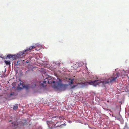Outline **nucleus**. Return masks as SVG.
Returning <instances> with one entry per match:
<instances>
[{
  "label": "nucleus",
  "instance_id": "obj_1",
  "mask_svg": "<svg viewBox=\"0 0 129 129\" xmlns=\"http://www.w3.org/2000/svg\"><path fill=\"white\" fill-rule=\"evenodd\" d=\"M120 74L119 72L114 73L112 76L111 78L109 79L108 80L103 81L102 83L103 84H108L109 83H112L115 81L117 78L118 77Z\"/></svg>",
  "mask_w": 129,
  "mask_h": 129
},
{
  "label": "nucleus",
  "instance_id": "obj_2",
  "mask_svg": "<svg viewBox=\"0 0 129 129\" xmlns=\"http://www.w3.org/2000/svg\"><path fill=\"white\" fill-rule=\"evenodd\" d=\"M102 81L100 80H95L89 82H82L81 84L83 86H86L88 84L93 85L94 86H96L97 85H99L100 83H101Z\"/></svg>",
  "mask_w": 129,
  "mask_h": 129
},
{
  "label": "nucleus",
  "instance_id": "obj_3",
  "mask_svg": "<svg viewBox=\"0 0 129 129\" xmlns=\"http://www.w3.org/2000/svg\"><path fill=\"white\" fill-rule=\"evenodd\" d=\"M64 85L62 83V81L60 79L57 78L56 83L53 85V87L58 89H60L64 86Z\"/></svg>",
  "mask_w": 129,
  "mask_h": 129
},
{
  "label": "nucleus",
  "instance_id": "obj_4",
  "mask_svg": "<svg viewBox=\"0 0 129 129\" xmlns=\"http://www.w3.org/2000/svg\"><path fill=\"white\" fill-rule=\"evenodd\" d=\"M37 83H38V82H34V83H32L31 84L30 86L29 85H24L23 88H25L26 89H28L30 87L32 88H34L36 86Z\"/></svg>",
  "mask_w": 129,
  "mask_h": 129
},
{
  "label": "nucleus",
  "instance_id": "obj_5",
  "mask_svg": "<svg viewBox=\"0 0 129 129\" xmlns=\"http://www.w3.org/2000/svg\"><path fill=\"white\" fill-rule=\"evenodd\" d=\"M27 54V52H25V50L24 51H22L19 52L17 54V57L18 58H21L24 56V55Z\"/></svg>",
  "mask_w": 129,
  "mask_h": 129
},
{
  "label": "nucleus",
  "instance_id": "obj_6",
  "mask_svg": "<svg viewBox=\"0 0 129 129\" xmlns=\"http://www.w3.org/2000/svg\"><path fill=\"white\" fill-rule=\"evenodd\" d=\"M35 47V46H30L29 48H28L26 49L25 50V52H27V53L30 52V51L31 50H32L33 48Z\"/></svg>",
  "mask_w": 129,
  "mask_h": 129
},
{
  "label": "nucleus",
  "instance_id": "obj_7",
  "mask_svg": "<svg viewBox=\"0 0 129 129\" xmlns=\"http://www.w3.org/2000/svg\"><path fill=\"white\" fill-rule=\"evenodd\" d=\"M24 85L22 83H20L18 85V89L19 90H20L23 88L24 87Z\"/></svg>",
  "mask_w": 129,
  "mask_h": 129
},
{
  "label": "nucleus",
  "instance_id": "obj_8",
  "mask_svg": "<svg viewBox=\"0 0 129 129\" xmlns=\"http://www.w3.org/2000/svg\"><path fill=\"white\" fill-rule=\"evenodd\" d=\"M47 82V81L44 80V81H43V83H41V82H39V83H40V85L41 86L44 87L46 86Z\"/></svg>",
  "mask_w": 129,
  "mask_h": 129
},
{
  "label": "nucleus",
  "instance_id": "obj_9",
  "mask_svg": "<svg viewBox=\"0 0 129 129\" xmlns=\"http://www.w3.org/2000/svg\"><path fill=\"white\" fill-rule=\"evenodd\" d=\"M15 56V55H11V54H9L6 57L9 58H13Z\"/></svg>",
  "mask_w": 129,
  "mask_h": 129
},
{
  "label": "nucleus",
  "instance_id": "obj_10",
  "mask_svg": "<svg viewBox=\"0 0 129 129\" xmlns=\"http://www.w3.org/2000/svg\"><path fill=\"white\" fill-rule=\"evenodd\" d=\"M46 79H47V82L48 83H50V82L51 83H55V81H50V80H49V79L48 78V77L46 78L44 80Z\"/></svg>",
  "mask_w": 129,
  "mask_h": 129
},
{
  "label": "nucleus",
  "instance_id": "obj_11",
  "mask_svg": "<svg viewBox=\"0 0 129 129\" xmlns=\"http://www.w3.org/2000/svg\"><path fill=\"white\" fill-rule=\"evenodd\" d=\"M4 62L7 65H10V63L9 61L5 60L4 61Z\"/></svg>",
  "mask_w": 129,
  "mask_h": 129
},
{
  "label": "nucleus",
  "instance_id": "obj_12",
  "mask_svg": "<svg viewBox=\"0 0 129 129\" xmlns=\"http://www.w3.org/2000/svg\"><path fill=\"white\" fill-rule=\"evenodd\" d=\"M18 108V106L17 105H15L13 107V109L14 110H15Z\"/></svg>",
  "mask_w": 129,
  "mask_h": 129
},
{
  "label": "nucleus",
  "instance_id": "obj_13",
  "mask_svg": "<svg viewBox=\"0 0 129 129\" xmlns=\"http://www.w3.org/2000/svg\"><path fill=\"white\" fill-rule=\"evenodd\" d=\"M20 62L19 61H17L16 62V65H18L19 64H20Z\"/></svg>",
  "mask_w": 129,
  "mask_h": 129
},
{
  "label": "nucleus",
  "instance_id": "obj_14",
  "mask_svg": "<svg viewBox=\"0 0 129 129\" xmlns=\"http://www.w3.org/2000/svg\"><path fill=\"white\" fill-rule=\"evenodd\" d=\"M73 80H74L73 79L71 80V82H70V84H73Z\"/></svg>",
  "mask_w": 129,
  "mask_h": 129
},
{
  "label": "nucleus",
  "instance_id": "obj_15",
  "mask_svg": "<svg viewBox=\"0 0 129 129\" xmlns=\"http://www.w3.org/2000/svg\"><path fill=\"white\" fill-rule=\"evenodd\" d=\"M7 56H4V57H1L2 58H4L5 59H7V57H6Z\"/></svg>",
  "mask_w": 129,
  "mask_h": 129
},
{
  "label": "nucleus",
  "instance_id": "obj_16",
  "mask_svg": "<svg viewBox=\"0 0 129 129\" xmlns=\"http://www.w3.org/2000/svg\"><path fill=\"white\" fill-rule=\"evenodd\" d=\"M14 94V92H12L10 94V96H11L12 95H13Z\"/></svg>",
  "mask_w": 129,
  "mask_h": 129
},
{
  "label": "nucleus",
  "instance_id": "obj_17",
  "mask_svg": "<svg viewBox=\"0 0 129 129\" xmlns=\"http://www.w3.org/2000/svg\"><path fill=\"white\" fill-rule=\"evenodd\" d=\"M13 124L14 125V126H15V125H16V124L15 122H14V123H13Z\"/></svg>",
  "mask_w": 129,
  "mask_h": 129
},
{
  "label": "nucleus",
  "instance_id": "obj_18",
  "mask_svg": "<svg viewBox=\"0 0 129 129\" xmlns=\"http://www.w3.org/2000/svg\"><path fill=\"white\" fill-rule=\"evenodd\" d=\"M29 62V61L28 60H26V63H28Z\"/></svg>",
  "mask_w": 129,
  "mask_h": 129
},
{
  "label": "nucleus",
  "instance_id": "obj_19",
  "mask_svg": "<svg viewBox=\"0 0 129 129\" xmlns=\"http://www.w3.org/2000/svg\"><path fill=\"white\" fill-rule=\"evenodd\" d=\"M50 123V122L49 121H47V123L48 125Z\"/></svg>",
  "mask_w": 129,
  "mask_h": 129
},
{
  "label": "nucleus",
  "instance_id": "obj_20",
  "mask_svg": "<svg viewBox=\"0 0 129 129\" xmlns=\"http://www.w3.org/2000/svg\"><path fill=\"white\" fill-rule=\"evenodd\" d=\"M76 86L75 85H73L72 87V88H73Z\"/></svg>",
  "mask_w": 129,
  "mask_h": 129
},
{
  "label": "nucleus",
  "instance_id": "obj_21",
  "mask_svg": "<svg viewBox=\"0 0 129 129\" xmlns=\"http://www.w3.org/2000/svg\"><path fill=\"white\" fill-rule=\"evenodd\" d=\"M11 121H12V120H9V122H11Z\"/></svg>",
  "mask_w": 129,
  "mask_h": 129
},
{
  "label": "nucleus",
  "instance_id": "obj_22",
  "mask_svg": "<svg viewBox=\"0 0 129 129\" xmlns=\"http://www.w3.org/2000/svg\"><path fill=\"white\" fill-rule=\"evenodd\" d=\"M54 126H55V127L58 126H56V125H55Z\"/></svg>",
  "mask_w": 129,
  "mask_h": 129
},
{
  "label": "nucleus",
  "instance_id": "obj_23",
  "mask_svg": "<svg viewBox=\"0 0 129 129\" xmlns=\"http://www.w3.org/2000/svg\"><path fill=\"white\" fill-rule=\"evenodd\" d=\"M54 117H55V118L56 117V116H54Z\"/></svg>",
  "mask_w": 129,
  "mask_h": 129
},
{
  "label": "nucleus",
  "instance_id": "obj_24",
  "mask_svg": "<svg viewBox=\"0 0 129 129\" xmlns=\"http://www.w3.org/2000/svg\"><path fill=\"white\" fill-rule=\"evenodd\" d=\"M16 59V58H14V59Z\"/></svg>",
  "mask_w": 129,
  "mask_h": 129
}]
</instances>
